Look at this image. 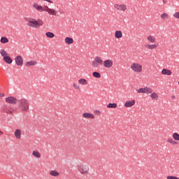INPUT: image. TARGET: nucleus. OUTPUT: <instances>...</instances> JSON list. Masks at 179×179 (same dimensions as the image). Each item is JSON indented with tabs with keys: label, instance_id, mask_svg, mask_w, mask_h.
<instances>
[{
	"label": "nucleus",
	"instance_id": "473e14b6",
	"mask_svg": "<svg viewBox=\"0 0 179 179\" xmlns=\"http://www.w3.org/2000/svg\"><path fill=\"white\" fill-rule=\"evenodd\" d=\"M117 104L115 103H108V105L106 106L107 108H117Z\"/></svg>",
	"mask_w": 179,
	"mask_h": 179
},
{
	"label": "nucleus",
	"instance_id": "a18cd8bd",
	"mask_svg": "<svg viewBox=\"0 0 179 179\" xmlns=\"http://www.w3.org/2000/svg\"><path fill=\"white\" fill-rule=\"evenodd\" d=\"M178 85H179V82H178Z\"/></svg>",
	"mask_w": 179,
	"mask_h": 179
},
{
	"label": "nucleus",
	"instance_id": "c756f323",
	"mask_svg": "<svg viewBox=\"0 0 179 179\" xmlns=\"http://www.w3.org/2000/svg\"><path fill=\"white\" fill-rule=\"evenodd\" d=\"M172 139L175 141H179V134L178 133H173L172 134Z\"/></svg>",
	"mask_w": 179,
	"mask_h": 179
},
{
	"label": "nucleus",
	"instance_id": "412c9836",
	"mask_svg": "<svg viewBox=\"0 0 179 179\" xmlns=\"http://www.w3.org/2000/svg\"><path fill=\"white\" fill-rule=\"evenodd\" d=\"M162 76H171L172 75V71L170 70H168L166 69H164L162 70L161 72Z\"/></svg>",
	"mask_w": 179,
	"mask_h": 179
},
{
	"label": "nucleus",
	"instance_id": "aec40b11",
	"mask_svg": "<svg viewBox=\"0 0 179 179\" xmlns=\"http://www.w3.org/2000/svg\"><path fill=\"white\" fill-rule=\"evenodd\" d=\"M78 83L82 86H87V84H89V82H87V80L85 78H81L78 80Z\"/></svg>",
	"mask_w": 179,
	"mask_h": 179
},
{
	"label": "nucleus",
	"instance_id": "1a4fd4ad",
	"mask_svg": "<svg viewBox=\"0 0 179 179\" xmlns=\"http://www.w3.org/2000/svg\"><path fill=\"white\" fill-rule=\"evenodd\" d=\"M137 93L138 94H152V88H150L148 87L139 88L138 90H136Z\"/></svg>",
	"mask_w": 179,
	"mask_h": 179
},
{
	"label": "nucleus",
	"instance_id": "cd10ccee",
	"mask_svg": "<svg viewBox=\"0 0 179 179\" xmlns=\"http://www.w3.org/2000/svg\"><path fill=\"white\" fill-rule=\"evenodd\" d=\"M0 43L1 44H6L9 43V39L7 38L6 36H2L1 38H0Z\"/></svg>",
	"mask_w": 179,
	"mask_h": 179
},
{
	"label": "nucleus",
	"instance_id": "58836bf2",
	"mask_svg": "<svg viewBox=\"0 0 179 179\" xmlns=\"http://www.w3.org/2000/svg\"><path fill=\"white\" fill-rule=\"evenodd\" d=\"M43 1L48 2L49 3H53V1L51 0H43Z\"/></svg>",
	"mask_w": 179,
	"mask_h": 179
},
{
	"label": "nucleus",
	"instance_id": "20e7f679",
	"mask_svg": "<svg viewBox=\"0 0 179 179\" xmlns=\"http://www.w3.org/2000/svg\"><path fill=\"white\" fill-rule=\"evenodd\" d=\"M77 171L83 176L89 174L90 167L86 164L80 163L77 164Z\"/></svg>",
	"mask_w": 179,
	"mask_h": 179
},
{
	"label": "nucleus",
	"instance_id": "f704fd0d",
	"mask_svg": "<svg viewBox=\"0 0 179 179\" xmlns=\"http://www.w3.org/2000/svg\"><path fill=\"white\" fill-rule=\"evenodd\" d=\"M92 76L94 78H101V73L99 72H97V71H94L92 73Z\"/></svg>",
	"mask_w": 179,
	"mask_h": 179
},
{
	"label": "nucleus",
	"instance_id": "6ab92c4d",
	"mask_svg": "<svg viewBox=\"0 0 179 179\" xmlns=\"http://www.w3.org/2000/svg\"><path fill=\"white\" fill-rule=\"evenodd\" d=\"M150 94V97L152 101H157L159 100V94L157 92H151L148 93Z\"/></svg>",
	"mask_w": 179,
	"mask_h": 179
},
{
	"label": "nucleus",
	"instance_id": "ddd939ff",
	"mask_svg": "<svg viewBox=\"0 0 179 179\" xmlns=\"http://www.w3.org/2000/svg\"><path fill=\"white\" fill-rule=\"evenodd\" d=\"M147 41H148V43H150L151 44H158L157 39L153 35H148L147 36Z\"/></svg>",
	"mask_w": 179,
	"mask_h": 179
},
{
	"label": "nucleus",
	"instance_id": "393cba45",
	"mask_svg": "<svg viewBox=\"0 0 179 179\" xmlns=\"http://www.w3.org/2000/svg\"><path fill=\"white\" fill-rule=\"evenodd\" d=\"M32 156L37 159H40V158H41V153H40V152L38 150H33Z\"/></svg>",
	"mask_w": 179,
	"mask_h": 179
},
{
	"label": "nucleus",
	"instance_id": "bb28decb",
	"mask_svg": "<svg viewBox=\"0 0 179 179\" xmlns=\"http://www.w3.org/2000/svg\"><path fill=\"white\" fill-rule=\"evenodd\" d=\"M73 88L74 90H77V91H80L81 90L80 85H79V84L76 82H73Z\"/></svg>",
	"mask_w": 179,
	"mask_h": 179
},
{
	"label": "nucleus",
	"instance_id": "72a5a7b5",
	"mask_svg": "<svg viewBox=\"0 0 179 179\" xmlns=\"http://www.w3.org/2000/svg\"><path fill=\"white\" fill-rule=\"evenodd\" d=\"M0 55L3 57H8V53L6 52L3 49L0 50Z\"/></svg>",
	"mask_w": 179,
	"mask_h": 179
},
{
	"label": "nucleus",
	"instance_id": "ea45409f",
	"mask_svg": "<svg viewBox=\"0 0 179 179\" xmlns=\"http://www.w3.org/2000/svg\"><path fill=\"white\" fill-rule=\"evenodd\" d=\"M0 97H4V94L0 93Z\"/></svg>",
	"mask_w": 179,
	"mask_h": 179
},
{
	"label": "nucleus",
	"instance_id": "f03ea898",
	"mask_svg": "<svg viewBox=\"0 0 179 179\" xmlns=\"http://www.w3.org/2000/svg\"><path fill=\"white\" fill-rule=\"evenodd\" d=\"M24 20L27 22V26L29 28L38 29L44 25V21L40 19L36 20L33 17H27Z\"/></svg>",
	"mask_w": 179,
	"mask_h": 179
},
{
	"label": "nucleus",
	"instance_id": "2f4dec72",
	"mask_svg": "<svg viewBox=\"0 0 179 179\" xmlns=\"http://www.w3.org/2000/svg\"><path fill=\"white\" fill-rule=\"evenodd\" d=\"M161 18L162 20H167L169 18V15L166 13H164L161 14Z\"/></svg>",
	"mask_w": 179,
	"mask_h": 179
},
{
	"label": "nucleus",
	"instance_id": "c9c22d12",
	"mask_svg": "<svg viewBox=\"0 0 179 179\" xmlns=\"http://www.w3.org/2000/svg\"><path fill=\"white\" fill-rule=\"evenodd\" d=\"M173 17H175L176 20H179V12L173 13Z\"/></svg>",
	"mask_w": 179,
	"mask_h": 179
},
{
	"label": "nucleus",
	"instance_id": "5701e85b",
	"mask_svg": "<svg viewBox=\"0 0 179 179\" xmlns=\"http://www.w3.org/2000/svg\"><path fill=\"white\" fill-rule=\"evenodd\" d=\"M64 43L67 45H72L73 43V38L67 36L64 39Z\"/></svg>",
	"mask_w": 179,
	"mask_h": 179
},
{
	"label": "nucleus",
	"instance_id": "2eb2a0df",
	"mask_svg": "<svg viewBox=\"0 0 179 179\" xmlns=\"http://www.w3.org/2000/svg\"><path fill=\"white\" fill-rule=\"evenodd\" d=\"M82 117L83 118L90 119L91 120H94L95 118L94 115L92 113H83Z\"/></svg>",
	"mask_w": 179,
	"mask_h": 179
},
{
	"label": "nucleus",
	"instance_id": "4be33fe9",
	"mask_svg": "<svg viewBox=\"0 0 179 179\" xmlns=\"http://www.w3.org/2000/svg\"><path fill=\"white\" fill-rule=\"evenodd\" d=\"M123 34L122 31H115V38L117 39L122 38Z\"/></svg>",
	"mask_w": 179,
	"mask_h": 179
},
{
	"label": "nucleus",
	"instance_id": "c03bdc74",
	"mask_svg": "<svg viewBox=\"0 0 179 179\" xmlns=\"http://www.w3.org/2000/svg\"><path fill=\"white\" fill-rule=\"evenodd\" d=\"M10 179H15V178H10Z\"/></svg>",
	"mask_w": 179,
	"mask_h": 179
},
{
	"label": "nucleus",
	"instance_id": "a878e982",
	"mask_svg": "<svg viewBox=\"0 0 179 179\" xmlns=\"http://www.w3.org/2000/svg\"><path fill=\"white\" fill-rule=\"evenodd\" d=\"M3 61L6 62L8 64H11L13 63V60L9 56L3 57Z\"/></svg>",
	"mask_w": 179,
	"mask_h": 179
},
{
	"label": "nucleus",
	"instance_id": "37998d69",
	"mask_svg": "<svg viewBox=\"0 0 179 179\" xmlns=\"http://www.w3.org/2000/svg\"><path fill=\"white\" fill-rule=\"evenodd\" d=\"M162 3H166V0H162Z\"/></svg>",
	"mask_w": 179,
	"mask_h": 179
},
{
	"label": "nucleus",
	"instance_id": "0eeeda50",
	"mask_svg": "<svg viewBox=\"0 0 179 179\" xmlns=\"http://www.w3.org/2000/svg\"><path fill=\"white\" fill-rule=\"evenodd\" d=\"M114 9L120 12H126L127 10V6L125 3H114Z\"/></svg>",
	"mask_w": 179,
	"mask_h": 179
},
{
	"label": "nucleus",
	"instance_id": "b1692460",
	"mask_svg": "<svg viewBox=\"0 0 179 179\" xmlns=\"http://www.w3.org/2000/svg\"><path fill=\"white\" fill-rule=\"evenodd\" d=\"M168 143L172 145H178V141H175L172 138H168L167 139Z\"/></svg>",
	"mask_w": 179,
	"mask_h": 179
},
{
	"label": "nucleus",
	"instance_id": "423d86ee",
	"mask_svg": "<svg viewBox=\"0 0 179 179\" xmlns=\"http://www.w3.org/2000/svg\"><path fill=\"white\" fill-rule=\"evenodd\" d=\"M103 65V59L100 57H96L94 58V60L91 62V67H92L94 69H99L100 66Z\"/></svg>",
	"mask_w": 179,
	"mask_h": 179
},
{
	"label": "nucleus",
	"instance_id": "9d476101",
	"mask_svg": "<svg viewBox=\"0 0 179 179\" xmlns=\"http://www.w3.org/2000/svg\"><path fill=\"white\" fill-rule=\"evenodd\" d=\"M159 48V43H147L145 45V48H146L148 50H155V49H157Z\"/></svg>",
	"mask_w": 179,
	"mask_h": 179
},
{
	"label": "nucleus",
	"instance_id": "e433bc0d",
	"mask_svg": "<svg viewBox=\"0 0 179 179\" xmlns=\"http://www.w3.org/2000/svg\"><path fill=\"white\" fill-rule=\"evenodd\" d=\"M166 179H179V178L177 176H166Z\"/></svg>",
	"mask_w": 179,
	"mask_h": 179
},
{
	"label": "nucleus",
	"instance_id": "a19ab883",
	"mask_svg": "<svg viewBox=\"0 0 179 179\" xmlns=\"http://www.w3.org/2000/svg\"><path fill=\"white\" fill-rule=\"evenodd\" d=\"M171 99H172V100H174L176 99V96H171Z\"/></svg>",
	"mask_w": 179,
	"mask_h": 179
},
{
	"label": "nucleus",
	"instance_id": "7c9ffc66",
	"mask_svg": "<svg viewBox=\"0 0 179 179\" xmlns=\"http://www.w3.org/2000/svg\"><path fill=\"white\" fill-rule=\"evenodd\" d=\"M49 174H50V176L53 177L59 176V173L57 171H50V172H49Z\"/></svg>",
	"mask_w": 179,
	"mask_h": 179
},
{
	"label": "nucleus",
	"instance_id": "9b49d317",
	"mask_svg": "<svg viewBox=\"0 0 179 179\" xmlns=\"http://www.w3.org/2000/svg\"><path fill=\"white\" fill-rule=\"evenodd\" d=\"M5 102L9 104L15 105L17 104L18 101L17 100V98H15L14 96H9L5 99Z\"/></svg>",
	"mask_w": 179,
	"mask_h": 179
},
{
	"label": "nucleus",
	"instance_id": "f257e3e1",
	"mask_svg": "<svg viewBox=\"0 0 179 179\" xmlns=\"http://www.w3.org/2000/svg\"><path fill=\"white\" fill-rule=\"evenodd\" d=\"M32 8L33 9H35L38 12H46L49 15L52 16H56L57 15V11L56 10H54L53 8H50L48 6H41L37 3H32Z\"/></svg>",
	"mask_w": 179,
	"mask_h": 179
},
{
	"label": "nucleus",
	"instance_id": "c85d7f7f",
	"mask_svg": "<svg viewBox=\"0 0 179 179\" xmlns=\"http://www.w3.org/2000/svg\"><path fill=\"white\" fill-rule=\"evenodd\" d=\"M45 36L48 38H54L55 37V34L53 32H50V31L46 32Z\"/></svg>",
	"mask_w": 179,
	"mask_h": 179
},
{
	"label": "nucleus",
	"instance_id": "f8f14e48",
	"mask_svg": "<svg viewBox=\"0 0 179 179\" xmlns=\"http://www.w3.org/2000/svg\"><path fill=\"white\" fill-rule=\"evenodd\" d=\"M136 105V101L135 100H131V101H127L125 103H124V107L125 108H130L133 106H135Z\"/></svg>",
	"mask_w": 179,
	"mask_h": 179
},
{
	"label": "nucleus",
	"instance_id": "4c0bfd02",
	"mask_svg": "<svg viewBox=\"0 0 179 179\" xmlns=\"http://www.w3.org/2000/svg\"><path fill=\"white\" fill-rule=\"evenodd\" d=\"M94 115H96V116H99L101 115V111L98 110H94Z\"/></svg>",
	"mask_w": 179,
	"mask_h": 179
},
{
	"label": "nucleus",
	"instance_id": "a211bd4d",
	"mask_svg": "<svg viewBox=\"0 0 179 179\" xmlns=\"http://www.w3.org/2000/svg\"><path fill=\"white\" fill-rule=\"evenodd\" d=\"M1 112H4L5 113L12 114L14 113V110L12 108H8L7 106H4L1 108Z\"/></svg>",
	"mask_w": 179,
	"mask_h": 179
},
{
	"label": "nucleus",
	"instance_id": "7ed1b4c3",
	"mask_svg": "<svg viewBox=\"0 0 179 179\" xmlns=\"http://www.w3.org/2000/svg\"><path fill=\"white\" fill-rule=\"evenodd\" d=\"M17 106L19 110H20L22 113H29V101L25 98L18 99Z\"/></svg>",
	"mask_w": 179,
	"mask_h": 179
},
{
	"label": "nucleus",
	"instance_id": "dca6fc26",
	"mask_svg": "<svg viewBox=\"0 0 179 179\" xmlns=\"http://www.w3.org/2000/svg\"><path fill=\"white\" fill-rule=\"evenodd\" d=\"M38 64V62L36 60H30L29 62H27L24 63V66L26 67H31V66H35Z\"/></svg>",
	"mask_w": 179,
	"mask_h": 179
},
{
	"label": "nucleus",
	"instance_id": "79ce46f5",
	"mask_svg": "<svg viewBox=\"0 0 179 179\" xmlns=\"http://www.w3.org/2000/svg\"><path fill=\"white\" fill-rule=\"evenodd\" d=\"M3 132H2L1 131H0V136H3Z\"/></svg>",
	"mask_w": 179,
	"mask_h": 179
},
{
	"label": "nucleus",
	"instance_id": "4468645a",
	"mask_svg": "<svg viewBox=\"0 0 179 179\" xmlns=\"http://www.w3.org/2000/svg\"><path fill=\"white\" fill-rule=\"evenodd\" d=\"M15 62L17 66H22L23 58L20 55H17L15 57Z\"/></svg>",
	"mask_w": 179,
	"mask_h": 179
},
{
	"label": "nucleus",
	"instance_id": "39448f33",
	"mask_svg": "<svg viewBox=\"0 0 179 179\" xmlns=\"http://www.w3.org/2000/svg\"><path fill=\"white\" fill-rule=\"evenodd\" d=\"M131 71L134 73H142L143 72V66L141 63L138 62H133L131 63V66H129Z\"/></svg>",
	"mask_w": 179,
	"mask_h": 179
},
{
	"label": "nucleus",
	"instance_id": "6e6552de",
	"mask_svg": "<svg viewBox=\"0 0 179 179\" xmlns=\"http://www.w3.org/2000/svg\"><path fill=\"white\" fill-rule=\"evenodd\" d=\"M104 68L106 69H110L112 67H113L114 63L113 60L111 59H106V60H103V64Z\"/></svg>",
	"mask_w": 179,
	"mask_h": 179
},
{
	"label": "nucleus",
	"instance_id": "f3484780",
	"mask_svg": "<svg viewBox=\"0 0 179 179\" xmlns=\"http://www.w3.org/2000/svg\"><path fill=\"white\" fill-rule=\"evenodd\" d=\"M22 134V131L20 129H16L14 132L15 138L17 140L21 139V135Z\"/></svg>",
	"mask_w": 179,
	"mask_h": 179
}]
</instances>
